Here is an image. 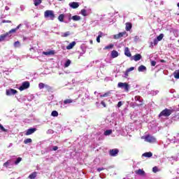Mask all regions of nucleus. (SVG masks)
Segmentation results:
<instances>
[{
	"label": "nucleus",
	"instance_id": "nucleus-26",
	"mask_svg": "<svg viewBox=\"0 0 179 179\" xmlns=\"http://www.w3.org/2000/svg\"><path fill=\"white\" fill-rule=\"evenodd\" d=\"M38 87L39 89H44V87H50L48 85H45L44 83H40L38 84Z\"/></svg>",
	"mask_w": 179,
	"mask_h": 179
},
{
	"label": "nucleus",
	"instance_id": "nucleus-16",
	"mask_svg": "<svg viewBox=\"0 0 179 179\" xmlns=\"http://www.w3.org/2000/svg\"><path fill=\"white\" fill-rule=\"evenodd\" d=\"M135 173L137 174L138 176H145V171L142 169H138L135 171Z\"/></svg>",
	"mask_w": 179,
	"mask_h": 179
},
{
	"label": "nucleus",
	"instance_id": "nucleus-43",
	"mask_svg": "<svg viewBox=\"0 0 179 179\" xmlns=\"http://www.w3.org/2000/svg\"><path fill=\"white\" fill-rule=\"evenodd\" d=\"M110 94V92H106V93H105V94H101L100 95V97L101 98H103V97H108V96Z\"/></svg>",
	"mask_w": 179,
	"mask_h": 179
},
{
	"label": "nucleus",
	"instance_id": "nucleus-36",
	"mask_svg": "<svg viewBox=\"0 0 179 179\" xmlns=\"http://www.w3.org/2000/svg\"><path fill=\"white\" fill-rule=\"evenodd\" d=\"M52 117H58V112L57 110H53L51 113Z\"/></svg>",
	"mask_w": 179,
	"mask_h": 179
},
{
	"label": "nucleus",
	"instance_id": "nucleus-30",
	"mask_svg": "<svg viewBox=\"0 0 179 179\" xmlns=\"http://www.w3.org/2000/svg\"><path fill=\"white\" fill-rule=\"evenodd\" d=\"M65 17V15L64 14H61L58 17V20L59 22H64V18Z\"/></svg>",
	"mask_w": 179,
	"mask_h": 179
},
{
	"label": "nucleus",
	"instance_id": "nucleus-27",
	"mask_svg": "<svg viewBox=\"0 0 179 179\" xmlns=\"http://www.w3.org/2000/svg\"><path fill=\"white\" fill-rule=\"evenodd\" d=\"M111 48H114V44L111 43L103 48V50H111Z\"/></svg>",
	"mask_w": 179,
	"mask_h": 179
},
{
	"label": "nucleus",
	"instance_id": "nucleus-24",
	"mask_svg": "<svg viewBox=\"0 0 179 179\" xmlns=\"http://www.w3.org/2000/svg\"><path fill=\"white\" fill-rule=\"evenodd\" d=\"M138 72H143V71H146V66L141 65L138 68Z\"/></svg>",
	"mask_w": 179,
	"mask_h": 179
},
{
	"label": "nucleus",
	"instance_id": "nucleus-37",
	"mask_svg": "<svg viewBox=\"0 0 179 179\" xmlns=\"http://www.w3.org/2000/svg\"><path fill=\"white\" fill-rule=\"evenodd\" d=\"M34 5L35 6H38V5H40V3H41V0H34Z\"/></svg>",
	"mask_w": 179,
	"mask_h": 179
},
{
	"label": "nucleus",
	"instance_id": "nucleus-41",
	"mask_svg": "<svg viewBox=\"0 0 179 179\" xmlns=\"http://www.w3.org/2000/svg\"><path fill=\"white\" fill-rule=\"evenodd\" d=\"M9 164H10V160H8L6 162H5L3 166V167H8V166H9Z\"/></svg>",
	"mask_w": 179,
	"mask_h": 179
},
{
	"label": "nucleus",
	"instance_id": "nucleus-55",
	"mask_svg": "<svg viewBox=\"0 0 179 179\" xmlns=\"http://www.w3.org/2000/svg\"><path fill=\"white\" fill-rule=\"evenodd\" d=\"M129 73V72L127 70H126V71L124 73V76H128Z\"/></svg>",
	"mask_w": 179,
	"mask_h": 179
},
{
	"label": "nucleus",
	"instance_id": "nucleus-31",
	"mask_svg": "<svg viewBox=\"0 0 179 179\" xmlns=\"http://www.w3.org/2000/svg\"><path fill=\"white\" fill-rule=\"evenodd\" d=\"M113 134V130H106L104 132L105 136H108V135H111Z\"/></svg>",
	"mask_w": 179,
	"mask_h": 179
},
{
	"label": "nucleus",
	"instance_id": "nucleus-61",
	"mask_svg": "<svg viewBox=\"0 0 179 179\" xmlns=\"http://www.w3.org/2000/svg\"><path fill=\"white\" fill-rule=\"evenodd\" d=\"M59 1H62V0H59Z\"/></svg>",
	"mask_w": 179,
	"mask_h": 179
},
{
	"label": "nucleus",
	"instance_id": "nucleus-48",
	"mask_svg": "<svg viewBox=\"0 0 179 179\" xmlns=\"http://www.w3.org/2000/svg\"><path fill=\"white\" fill-rule=\"evenodd\" d=\"M101 37V34H99L97 37H96V41L97 43H100V38Z\"/></svg>",
	"mask_w": 179,
	"mask_h": 179
},
{
	"label": "nucleus",
	"instance_id": "nucleus-3",
	"mask_svg": "<svg viewBox=\"0 0 179 179\" xmlns=\"http://www.w3.org/2000/svg\"><path fill=\"white\" fill-rule=\"evenodd\" d=\"M117 87H120V89H124V92L128 93L129 92V85L127 83H118Z\"/></svg>",
	"mask_w": 179,
	"mask_h": 179
},
{
	"label": "nucleus",
	"instance_id": "nucleus-42",
	"mask_svg": "<svg viewBox=\"0 0 179 179\" xmlns=\"http://www.w3.org/2000/svg\"><path fill=\"white\" fill-rule=\"evenodd\" d=\"M22 162V157H18L15 162V164H19L20 162Z\"/></svg>",
	"mask_w": 179,
	"mask_h": 179
},
{
	"label": "nucleus",
	"instance_id": "nucleus-38",
	"mask_svg": "<svg viewBox=\"0 0 179 179\" xmlns=\"http://www.w3.org/2000/svg\"><path fill=\"white\" fill-rule=\"evenodd\" d=\"M71 65V60L68 59L64 64V67L68 68Z\"/></svg>",
	"mask_w": 179,
	"mask_h": 179
},
{
	"label": "nucleus",
	"instance_id": "nucleus-11",
	"mask_svg": "<svg viewBox=\"0 0 179 179\" xmlns=\"http://www.w3.org/2000/svg\"><path fill=\"white\" fill-rule=\"evenodd\" d=\"M69 6L70 8H72V9H78V8H79V3L78 2H71V3H69Z\"/></svg>",
	"mask_w": 179,
	"mask_h": 179
},
{
	"label": "nucleus",
	"instance_id": "nucleus-5",
	"mask_svg": "<svg viewBox=\"0 0 179 179\" xmlns=\"http://www.w3.org/2000/svg\"><path fill=\"white\" fill-rule=\"evenodd\" d=\"M145 141L149 143H155V142H156V138L154 136L148 135L145 137Z\"/></svg>",
	"mask_w": 179,
	"mask_h": 179
},
{
	"label": "nucleus",
	"instance_id": "nucleus-46",
	"mask_svg": "<svg viewBox=\"0 0 179 179\" xmlns=\"http://www.w3.org/2000/svg\"><path fill=\"white\" fill-rule=\"evenodd\" d=\"M150 64H151V66H156V62L155 61L152 60L150 62Z\"/></svg>",
	"mask_w": 179,
	"mask_h": 179
},
{
	"label": "nucleus",
	"instance_id": "nucleus-34",
	"mask_svg": "<svg viewBox=\"0 0 179 179\" xmlns=\"http://www.w3.org/2000/svg\"><path fill=\"white\" fill-rule=\"evenodd\" d=\"M68 36H71V32L70 31H66V32L63 33L62 34V37H68Z\"/></svg>",
	"mask_w": 179,
	"mask_h": 179
},
{
	"label": "nucleus",
	"instance_id": "nucleus-50",
	"mask_svg": "<svg viewBox=\"0 0 179 179\" xmlns=\"http://www.w3.org/2000/svg\"><path fill=\"white\" fill-rule=\"evenodd\" d=\"M101 104L103 106V107H107V105L106 104V102H104V101H102L101 102Z\"/></svg>",
	"mask_w": 179,
	"mask_h": 179
},
{
	"label": "nucleus",
	"instance_id": "nucleus-54",
	"mask_svg": "<svg viewBox=\"0 0 179 179\" xmlns=\"http://www.w3.org/2000/svg\"><path fill=\"white\" fill-rule=\"evenodd\" d=\"M20 27H22V24H20L18 26H17V27L15 29L17 30H19V29H20Z\"/></svg>",
	"mask_w": 179,
	"mask_h": 179
},
{
	"label": "nucleus",
	"instance_id": "nucleus-7",
	"mask_svg": "<svg viewBox=\"0 0 179 179\" xmlns=\"http://www.w3.org/2000/svg\"><path fill=\"white\" fill-rule=\"evenodd\" d=\"M135 101H139L141 103L136 104L137 107H141V106H143V99H141V96H136L134 98Z\"/></svg>",
	"mask_w": 179,
	"mask_h": 179
},
{
	"label": "nucleus",
	"instance_id": "nucleus-21",
	"mask_svg": "<svg viewBox=\"0 0 179 179\" xmlns=\"http://www.w3.org/2000/svg\"><path fill=\"white\" fill-rule=\"evenodd\" d=\"M144 157H152L153 156V153H152L151 152H145L143 154V155Z\"/></svg>",
	"mask_w": 179,
	"mask_h": 179
},
{
	"label": "nucleus",
	"instance_id": "nucleus-10",
	"mask_svg": "<svg viewBox=\"0 0 179 179\" xmlns=\"http://www.w3.org/2000/svg\"><path fill=\"white\" fill-rule=\"evenodd\" d=\"M16 93H17V90L14 89H10L6 90L7 96H12V94H16Z\"/></svg>",
	"mask_w": 179,
	"mask_h": 179
},
{
	"label": "nucleus",
	"instance_id": "nucleus-44",
	"mask_svg": "<svg viewBox=\"0 0 179 179\" xmlns=\"http://www.w3.org/2000/svg\"><path fill=\"white\" fill-rule=\"evenodd\" d=\"M152 171L153 173H157V171H159V168H157V166H154L152 168Z\"/></svg>",
	"mask_w": 179,
	"mask_h": 179
},
{
	"label": "nucleus",
	"instance_id": "nucleus-25",
	"mask_svg": "<svg viewBox=\"0 0 179 179\" xmlns=\"http://www.w3.org/2000/svg\"><path fill=\"white\" fill-rule=\"evenodd\" d=\"M173 76L175 79H179V69L174 71Z\"/></svg>",
	"mask_w": 179,
	"mask_h": 179
},
{
	"label": "nucleus",
	"instance_id": "nucleus-53",
	"mask_svg": "<svg viewBox=\"0 0 179 179\" xmlns=\"http://www.w3.org/2000/svg\"><path fill=\"white\" fill-rule=\"evenodd\" d=\"M52 150L55 151V150H58V146H54L52 148Z\"/></svg>",
	"mask_w": 179,
	"mask_h": 179
},
{
	"label": "nucleus",
	"instance_id": "nucleus-59",
	"mask_svg": "<svg viewBox=\"0 0 179 179\" xmlns=\"http://www.w3.org/2000/svg\"><path fill=\"white\" fill-rule=\"evenodd\" d=\"M90 44H93V41L91 40V41H90Z\"/></svg>",
	"mask_w": 179,
	"mask_h": 179
},
{
	"label": "nucleus",
	"instance_id": "nucleus-35",
	"mask_svg": "<svg viewBox=\"0 0 179 179\" xmlns=\"http://www.w3.org/2000/svg\"><path fill=\"white\" fill-rule=\"evenodd\" d=\"M80 13L83 16H87V12L85 9H82Z\"/></svg>",
	"mask_w": 179,
	"mask_h": 179
},
{
	"label": "nucleus",
	"instance_id": "nucleus-57",
	"mask_svg": "<svg viewBox=\"0 0 179 179\" xmlns=\"http://www.w3.org/2000/svg\"><path fill=\"white\" fill-rule=\"evenodd\" d=\"M5 9H6V10H9V7L6 6V7H5Z\"/></svg>",
	"mask_w": 179,
	"mask_h": 179
},
{
	"label": "nucleus",
	"instance_id": "nucleus-29",
	"mask_svg": "<svg viewBox=\"0 0 179 179\" xmlns=\"http://www.w3.org/2000/svg\"><path fill=\"white\" fill-rule=\"evenodd\" d=\"M31 142H33V140H31V138H27L24 141V145H27L29 143H31Z\"/></svg>",
	"mask_w": 179,
	"mask_h": 179
},
{
	"label": "nucleus",
	"instance_id": "nucleus-49",
	"mask_svg": "<svg viewBox=\"0 0 179 179\" xmlns=\"http://www.w3.org/2000/svg\"><path fill=\"white\" fill-rule=\"evenodd\" d=\"M2 23H12V21L3 20L2 21Z\"/></svg>",
	"mask_w": 179,
	"mask_h": 179
},
{
	"label": "nucleus",
	"instance_id": "nucleus-39",
	"mask_svg": "<svg viewBox=\"0 0 179 179\" xmlns=\"http://www.w3.org/2000/svg\"><path fill=\"white\" fill-rule=\"evenodd\" d=\"M0 130L2 131L3 132H8V130L3 127L2 124H0Z\"/></svg>",
	"mask_w": 179,
	"mask_h": 179
},
{
	"label": "nucleus",
	"instance_id": "nucleus-2",
	"mask_svg": "<svg viewBox=\"0 0 179 179\" xmlns=\"http://www.w3.org/2000/svg\"><path fill=\"white\" fill-rule=\"evenodd\" d=\"M171 114H173V110L165 108L159 114V117H170Z\"/></svg>",
	"mask_w": 179,
	"mask_h": 179
},
{
	"label": "nucleus",
	"instance_id": "nucleus-60",
	"mask_svg": "<svg viewBox=\"0 0 179 179\" xmlns=\"http://www.w3.org/2000/svg\"><path fill=\"white\" fill-rule=\"evenodd\" d=\"M100 34H101V31H99Z\"/></svg>",
	"mask_w": 179,
	"mask_h": 179
},
{
	"label": "nucleus",
	"instance_id": "nucleus-12",
	"mask_svg": "<svg viewBox=\"0 0 179 179\" xmlns=\"http://www.w3.org/2000/svg\"><path fill=\"white\" fill-rule=\"evenodd\" d=\"M133 59H134V61H135L136 62H138V61H141V59H142V55H141V54H136V55L133 57Z\"/></svg>",
	"mask_w": 179,
	"mask_h": 179
},
{
	"label": "nucleus",
	"instance_id": "nucleus-6",
	"mask_svg": "<svg viewBox=\"0 0 179 179\" xmlns=\"http://www.w3.org/2000/svg\"><path fill=\"white\" fill-rule=\"evenodd\" d=\"M120 153V150L115 148L109 150V155L110 156H112L113 157H115L117 155Z\"/></svg>",
	"mask_w": 179,
	"mask_h": 179
},
{
	"label": "nucleus",
	"instance_id": "nucleus-15",
	"mask_svg": "<svg viewBox=\"0 0 179 179\" xmlns=\"http://www.w3.org/2000/svg\"><path fill=\"white\" fill-rule=\"evenodd\" d=\"M125 24H126V27H125L126 31H129L131 29H132V23L127 22Z\"/></svg>",
	"mask_w": 179,
	"mask_h": 179
},
{
	"label": "nucleus",
	"instance_id": "nucleus-40",
	"mask_svg": "<svg viewBox=\"0 0 179 179\" xmlns=\"http://www.w3.org/2000/svg\"><path fill=\"white\" fill-rule=\"evenodd\" d=\"M14 47H20V42L19 41H17L14 43Z\"/></svg>",
	"mask_w": 179,
	"mask_h": 179
},
{
	"label": "nucleus",
	"instance_id": "nucleus-9",
	"mask_svg": "<svg viewBox=\"0 0 179 179\" xmlns=\"http://www.w3.org/2000/svg\"><path fill=\"white\" fill-rule=\"evenodd\" d=\"M37 131V129L36 128H31L28 129L25 133L26 136H29V135H31L32 134H34Z\"/></svg>",
	"mask_w": 179,
	"mask_h": 179
},
{
	"label": "nucleus",
	"instance_id": "nucleus-45",
	"mask_svg": "<svg viewBox=\"0 0 179 179\" xmlns=\"http://www.w3.org/2000/svg\"><path fill=\"white\" fill-rule=\"evenodd\" d=\"M159 41L157 38L154 39L153 45H157Z\"/></svg>",
	"mask_w": 179,
	"mask_h": 179
},
{
	"label": "nucleus",
	"instance_id": "nucleus-32",
	"mask_svg": "<svg viewBox=\"0 0 179 179\" xmlns=\"http://www.w3.org/2000/svg\"><path fill=\"white\" fill-rule=\"evenodd\" d=\"M163 37H164V34H160L159 36H158L157 37V39L159 41H162V40H163Z\"/></svg>",
	"mask_w": 179,
	"mask_h": 179
},
{
	"label": "nucleus",
	"instance_id": "nucleus-28",
	"mask_svg": "<svg viewBox=\"0 0 179 179\" xmlns=\"http://www.w3.org/2000/svg\"><path fill=\"white\" fill-rule=\"evenodd\" d=\"M71 103H73V100L72 99H65L64 101V104H71Z\"/></svg>",
	"mask_w": 179,
	"mask_h": 179
},
{
	"label": "nucleus",
	"instance_id": "nucleus-4",
	"mask_svg": "<svg viewBox=\"0 0 179 179\" xmlns=\"http://www.w3.org/2000/svg\"><path fill=\"white\" fill-rule=\"evenodd\" d=\"M30 87V83L29 81H25L22 83V85L19 87L20 92H23L25 89H29Z\"/></svg>",
	"mask_w": 179,
	"mask_h": 179
},
{
	"label": "nucleus",
	"instance_id": "nucleus-52",
	"mask_svg": "<svg viewBox=\"0 0 179 179\" xmlns=\"http://www.w3.org/2000/svg\"><path fill=\"white\" fill-rule=\"evenodd\" d=\"M121 106H122V102L119 101V102L117 103V107H121Z\"/></svg>",
	"mask_w": 179,
	"mask_h": 179
},
{
	"label": "nucleus",
	"instance_id": "nucleus-14",
	"mask_svg": "<svg viewBox=\"0 0 179 179\" xmlns=\"http://www.w3.org/2000/svg\"><path fill=\"white\" fill-rule=\"evenodd\" d=\"M124 55H126V57H132V55L131 54V51H129V48H124Z\"/></svg>",
	"mask_w": 179,
	"mask_h": 179
},
{
	"label": "nucleus",
	"instance_id": "nucleus-23",
	"mask_svg": "<svg viewBox=\"0 0 179 179\" xmlns=\"http://www.w3.org/2000/svg\"><path fill=\"white\" fill-rule=\"evenodd\" d=\"M72 20H73L74 22H78L79 20H80V16L79 15H73L72 17H71Z\"/></svg>",
	"mask_w": 179,
	"mask_h": 179
},
{
	"label": "nucleus",
	"instance_id": "nucleus-8",
	"mask_svg": "<svg viewBox=\"0 0 179 179\" xmlns=\"http://www.w3.org/2000/svg\"><path fill=\"white\" fill-rule=\"evenodd\" d=\"M125 34H127V31L120 32L119 34L114 35L113 38H115V40H118V38H121V37H124Z\"/></svg>",
	"mask_w": 179,
	"mask_h": 179
},
{
	"label": "nucleus",
	"instance_id": "nucleus-19",
	"mask_svg": "<svg viewBox=\"0 0 179 179\" xmlns=\"http://www.w3.org/2000/svg\"><path fill=\"white\" fill-rule=\"evenodd\" d=\"M43 55H54L55 52L54 50H50L48 52H43Z\"/></svg>",
	"mask_w": 179,
	"mask_h": 179
},
{
	"label": "nucleus",
	"instance_id": "nucleus-1",
	"mask_svg": "<svg viewBox=\"0 0 179 179\" xmlns=\"http://www.w3.org/2000/svg\"><path fill=\"white\" fill-rule=\"evenodd\" d=\"M44 17L45 19H50V20H54L55 19V14H54L53 10H47L44 12Z\"/></svg>",
	"mask_w": 179,
	"mask_h": 179
},
{
	"label": "nucleus",
	"instance_id": "nucleus-58",
	"mask_svg": "<svg viewBox=\"0 0 179 179\" xmlns=\"http://www.w3.org/2000/svg\"><path fill=\"white\" fill-rule=\"evenodd\" d=\"M34 50V48H31L30 49H29V51H31V50Z\"/></svg>",
	"mask_w": 179,
	"mask_h": 179
},
{
	"label": "nucleus",
	"instance_id": "nucleus-13",
	"mask_svg": "<svg viewBox=\"0 0 179 179\" xmlns=\"http://www.w3.org/2000/svg\"><path fill=\"white\" fill-rule=\"evenodd\" d=\"M76 45V42L73 41L66 46V50H72Z\"/></svg>",
	"mask_w": 179,
	"mask_h": 179
},
{
	"label": "nucleus",
	"instance_id": "nucleus-22",
	"mask_svg": "<svg viewBox=\"0 0 179 179\" xmlns=\"http://www.w3.org/2000/svg\"><path fill=\"white\" fill-rule=\"evenodd\" d=\"M36 177H37V172H33L32 173H31L29 176L28 178H29V179H35Z\"/></svg>",
	"mask_w": 179,
	"mask_h": 179
},
{
	"label": "nucleus",
	"instance_id": "nucleus-51",
	"mask_svg": "<svg viewBox=\"0 0 179 179\" xmlns=\"http://www.w3.org/2000/svg\"><path fill=\"white\" fill-rule=\"evenodd\" d=\"M103 170H104V168H98L97 169V171H99V173H100V171H103Z\"/></svg>",
	"mask_w": 179,
	"mask_h": 179
},
{
	"label": "nucleus",
	"instance_id": "nucleus-18",
	"mask_svg": "<svg viewBox=\"0 0 179 179\" xmlns=\"http://www.w3.org/2000/svg\"><path fill=\"white\" fill-rule=\"evenodd\" d=\"M118 57V52L117 50H113L111 52V58H117Z\"/></svg>",
	"mask_w": 179,
	"mask_h": 179
},
{
	"label": "nucleus",
	"instance_id": "nucleus-33",
	"mask_svg": "<svg viewBox=\"0 0 179 179\" xmlns=\"http://www.w3.org/2000/svg\"><path fill=\"white\" fill-rule=\"evenodd\" d=\"M16 31H17V30L16 29V28H15V29H12L11 30H10L8 32H6V33L8 34V36H9V34L16 33Z\"/></svg>",
	"mask_w": 179,
	"mask_h": 179
},
{
	"label": "nucleus",
	"instance_id": "nucleus-17",
	"mask_svg": "<svg viewBox=\"0 0 179 179\" xmlns=\"http://www.w3.org/2000/svg\"><path fill=\"white\" fill-rule=\"evenodd\" d=\"M8 36V34L7 33L0 35V43L2 41H5V38H6Z\"/></svg>",
	"mask_w": 179,
	"mask_h": 179
},
{
	"label": "nucleus",
	"instance_id": "nucleus-56",
	"mask_svg": "<svg viewBox=\"0 0 179 179\" xmlns=\"http://www.w3.org/2000/svg\"><path fill=\"white\" fill-rule=\"evenodd\" d=\"M160 62H162V63H166V60H164V59H161V60H160Z\"/></svg>",
	"mask_w": 179,
	"mask_h": 179
},
{
	"label": "nucleus",
	"instance_id": "nucleus-47",
	"mask_svg": "<svg viewBox=\"0 0 179 179\" xmlns=\"http://www.w3.org/2000/svg\"><path fill=\"white\" fill-rule=\"evenodd\" d=\"M134 69H135V67H130L129 69H127V72H131L132 71H134Z\"/></svg>",
	"mask_w": 179,
	"mask_h": 179
},
{
	"label": "nucleus",
	"instance_id": "nucleus-20",
	"mask_svg": "<svg viewBox=\"0 0 179 179\" xmlns=\"http://www.w3.org/2000/svg\"><path fill=\"white\" fill-rule=\"evenodd\" d=\"M43 55H54L55 52L54 50H50L48 52H43Z\"/></svg>",
	"mask_w": 179,
	"mask_h": 179
}]
</instances>
